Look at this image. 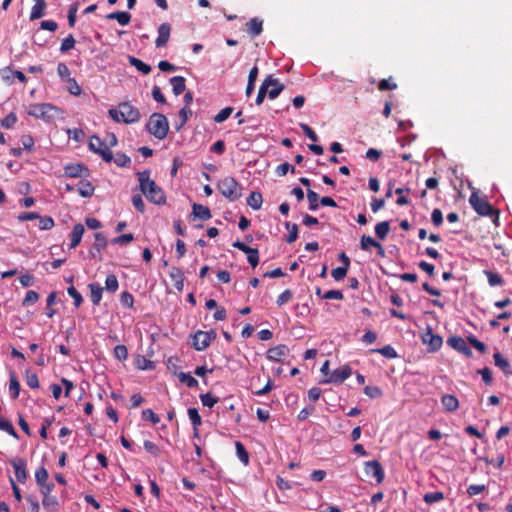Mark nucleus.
<instances>
[{
	"label": "nucleus",
	"mask_w": 512,
	"mask_h": 512,
	"mask_svg": "<svg viewBox=\"0 0 512 512\" xmlns=\"http://www.w3.org/2000/svg\"><path fill=\"white\" fill-rule=\"evenodd\" d=\"M140 191L147 200L155 205H164L166 196L163 189L150 178V171L144 170L137 173Z\"/></svg>",
	"instance_id": "f257e3e1"
},
{
	"label": "nucleus",
	"mask_w": 512,
	"mask_h": 512,
	"mask_svg": "<svg viewBox=\"0 0 512 512\" xmlns=\"http://www.w3.org/2000/svg\"><path fill=\"white\" fill-rule=\"evenodd\" d=\"M108 113L113 121L117 123L133 124L137 123L141 118L139 109L129 102L120 103L117 108L109 109Z\"/></svg>",
	"instance_id": "f03ea898"
},
{
	"label": "nucleus",
	"mask_w": 512,
	"mask_h": 512,
	"mask_svg": "<svg viewBox=\"0 0 512 512\" xmlns=\"http://www.w3.org/2000/svg\"><path fill=\"white\" fill-rule=\"evenodd\" d=\"M469 203L478 215L490 217L494 222L498 220V210L488 202L486 197H480L478 192L471 193Z\"/></svg>",
	"instance_id": "7ed1b4c3"
},
{
	"label": "nucleus",
	"mask_w": 512,
	"mask_h": 512,
	"mask_svg": "<svg viewBox=\"0 0 512 512\" xmlns=\"http://www.w3.org/2000/svg\"><path fill=\"white\" fill-rule=\"evenodd\" d=\"M146 129L155 138L163 140L169 132V123L163 114L153 113L146 124Z\"/></svg>",
	"instance_id": "20e7f679"
},
{
	"label": "nucleus",
	"mask_w": 512,
	"mask_h": 512,
	"mask_svg": "<svg viewBox=\"0 0 512 512\" xmlns=\"http://www.w3.org/2000/svg\"><path fill=\"white\" fill-rule=\"evenodd\" d=\"M217 188L231 202L237 201L242 196L241 185L231 176H226L219 180Z\"/></svg>",
	"instance_id": "39448f33"
},
{
	"label": "nucleus",
	"mask_w": 512,
	"mask_h": 512,
	"mask_svg": "<svg viewBox=\"0 0 512 512\" xmlns=\"http://www.w3.org/2000/svg\"><path fill=\"white\" fill-rule=\"evenodd\" d=\"M88 147L91 151H93L95 154H98L101 156V158L105 162H111L113 159V153L109 149L108 145L105 144L104 140H101L100 137L93 135L90 137Z\"/></svg>",
	"instance_id": "423d86ee"
},
{
	"label": "nucleus",
	"mask_w": 512,
	"mask_h": 512,
	"mask_svg": "<svg viewBox=\"0 0 512 512\" xmlns=\"http://www.w3.org/2000/svg\"><path fill=\"white\" fill-rule=\"evenodd\" d=\"M217 334L214 330L197 331L193 336L192 346L197 351H203L209 347L210 343L216 338Z\"/></svg>",
	"instance_id": "0eeeda50"
},
{
	"label": "nucleus",
	"mask_w": 512,
	"mask_h": 512,
	"mask_svg": "<svg viewBox=\"0 0 512 512\" xmlns=\"http://www.w3.org/2000/svg\"><path fill=\"white\" fill-rule=\"evenodd\" d=\"M56 109L54 105L49 103H35L29 106L27 113L37 119L47 120L52 117L50 112Z\"/></svg>",
	"instance_id": "6e6552de"
},
{
	"label": "nucleus",
	"mask_w": 512,
	"mask_h": 512,
	"mask_svg": "<svg viewBox=\"0 0 512 512\" xmlns=\"http://www.w3.org/2000/svg\"><path fill=\"white\" fill-rule=\"evenodd\" d=\"M352 374V369L349 365H345L339 369H335L329 375V377L324 378L321 383H334V384H342L346 379H348Z\"/></svg>",
	"instance_id": "1a4fd4ad"
},
{
	"label": "nucleus",
	"mask_w": 512,
	"mask_h": 512,
	"mask_svg": "<svg viewBox=\"0 0 512 512\" xmlns=\"http://www.w3.org/2000/svg\"><path fill=\"white\" fill-rule=\"evenodd\" d=\"M364 471L367 476L374 478L378 484L383 482L385 473L379 461L371 460L365 462Z\"/></svg>",
	"instance_id": "9d476101"
},
{
	"label": "nucleus",
	"mask_w": 512,
	"mask_h": 512,
	"mask_svg": "<svg viewBox=\"0 0 512 512\" xmlns=\"http://www.w3.org/2000/svg\"><path fill=\"white\" fill-rule=\"evenodd\" d=\"M95 241L93 243L92 248L89 250V255L91 258L96 259L98 261H102L101 251L107 246V239L103 233L97 232L94 234Z\"/></svg>",
	"instance_id": "9b49d317"
},
{
	"label": "nucleus",
	"mask_w": 512,
	"mask_h": 512,
	"mask_svg": "<svg viewBox=\"0 0 512 512\" xmlns=\"http://www.w3.org/2000/svg\"><path fill=\"white\" fill-rule=\"evenodd\" d=\"M447 344L456 350L457 352L465 355L466 357H472V350L468 347L467 342L460 336H451L447 339Z\"/></svg>",
	"instance_id": "f8f14e48"
},
{
	"label": "nucleus",
	"mask_w": 512,
	"mask_h": 512,
	"mask_svg": "<svg viewBox=\"0 0 512 512\" xmlns=\"http://www.w3.org/2000/svg\"><path fill=\"white\" fill-rule=\"evenodd\" d=\"M10 463L14 469L15 477L20 483H25L28 477L26 460L20 457L13 458Z\"/></svg>",
	"instance_id": "ddd939ff"
},
{
	"label": "nucleus",
	"mask_w": 512,
	"mask_h": 512,
	"mask_svg": "<svg viewBox=\"0 0 512 512\" xmlns=\"http://www.w3.org/2000/svg\"><path fill=\"white\" fill-rule=\"evenodd\" d=\"M171 25L167 22L162 23L158 27V36L155 40L157 48L165 47L170 39Z\"/></svg>",
	"instance_id": "4468645a"
},
{
	"label": "nucleus",
	"mask_w": 512,
	"mask_h": 512,
	"mask_svg": "<svg viewBox=\"0 0 512 512\" xmlns=\"http://www.w3.org/2000/svg\"><path fill=\"white\" fill-rule=\"evenodd\" d=\"M170 279L173 281L174 287L178 292H182L184 289L185 275L183 271L176 266H173L169 272Z\"/></svg>",
	"instance_id": "2eb2a0df"
},
{
	"label": "nucleus",
	"mask_w": 512,
	"mask_h": 512,
	"mask_svg": "<svg viewBox=\"0 0 512 512\" xmlns=\"http://www.w3.org/2000/svg\"><path fill=\"white\" fill-rule=\"evenodd\" d=\"M289 353V348L284 345H278L275 347L270 348L267 351V358L271 361H281L284 357H286Z\"/></svg>",
	"instance_id": "dca6fc26"
},
{
	"label": "nucleus",
	"mask_w": 512,
	"mask_h": 512,
	"mask_svg": "<svg viewBox=\"0 0 512 512\" xmlns=\"http://www.w3.org/2000/svg\"><path fill=\"white\" fill-rule=\"evenodd\" d=\"M265 80L271 81V83H269V88L271 87V89H268L267 91L269 98L272 100L277 98L284 90V85L281 84L277 79L273 78L272 75L267 76Z\"/></svg>",
	"instance_id": "f3484780"
},
{
	"label": "nucleus",
	"mask_w": 512,
	"mask_h": 512,
	"mask_svg": "<svg viewBox=\"0 0 512 512\" xmlns=\"http://www.w3.org/2000/svg\"><path fill=\"white\" fill-rule=\"evenodd\" d=\"M46 1H34V5L31 8L30 17L31 21L42 18L46 14Z\"/></svg>",
	"instance_id": "a211bd4d"
},
{
	"label": "nucleus",
	"mask_w": 512,
	"mask_h": 512,
	"mask_svg": "<svg viewBox=\"0 0 512 512\" xmlns=\"http://www.w3.org/2000/svg\"><path fill=\"white\" fill-rule=\"evenodd\" d=\"M88 169L81 164H68L64 168L65 176L71 178H78L83 175V172H87Z\"/></svg>",
	"instance_id": "6ab92c4d"
},
{
	"label": "nucleus",
	"mask_w": 512,
	"mask_h": 512,
	"mask_svg": "<svg viewBox=\"0 0 512 512\" xmlns=\"http://www.w3.org/2000/svg\"><path fill=\"white\" fill-rule=\"evenodd\" d=\"M441 403L446 411L454 412L459 408V401L452 394H444L441 397Z\"/></svg>",
	"instance_id": "aec40b11"
},
{
	"label": "nucleus",
	"mask_w": 512,
	"mask_h": 512,
	"mask_svg": "<svg viewBox=\"0 0 512 512\" xmlns=\"http://www.w3.org/2000/svg\"><path fill=\"white\" fill-rule=\"evenodd\" d=\"M493 358L495 366L500 368L505 375L512 374L509 361L500 352L494 353Z\"/></svg>",
	"instance_id": "412c9836"
},
{
	"label": "nucleus",
	"mask_w": 512,
	"mask_h": 512,
	"mask_svg": "<svg viewBox=\"0 0 512 512\" xmlns=\"http://www.w3.org/2000/svg\"><path fill=\"white\" fill-rule=\"evenodd\" d=\"M192 215L203 221L209 220L212 217L208 207L197 203H194L192 206Z\"/></svg>",
	"instance_id": "4be33fe9"
},
{
	"label": "nucleus",
	"mask_w": 512,
	"mask_h": 512,
	"mask_svg": "<svg viewBox=\"0 0 512 512\" xmlns=\"http://www.w3.org/2000/svg\"><path fill=\"white\" fill-rule=\"evenodd\" d=\"M423 341L428 343L430 351L432 352L439 350L443 343L442 337L432 332L427 333L423 337Z\"/></svg>",
	"instance_id": "5701e85b"
},
{
	"label": "nucleus",
	"mask_w": 512,
	"mask_h": 512,
	"mask_svg": "<svg viewBox=\"0 0 512 512\" xmlns=\"http://www.w3.org/2000/svg\"><path fill=\"white\" fill-rule=\"evenodd\" d=\"M84 232H85V228L80 223L76 224L73 227L72 232L70 234V238H71L70 248L71 249L76 248L80 244Z\"/></svg>",
	"instance_id": "b1692460"
},
{
	"label": "nucleus",
	"mask_w": 512,
	"mask_h": 512,
	"mask_svg": "<svg viewBox=\"0 0 512 512\" xmlns=\"http://www.w3.org/2000/svg\"><path fill=\"white\" fill-rule=\"evenodd\" d=\"M106 19L116 20L120 25H128L131 20V14L126 11H116L106 15Z\"/></svg>",
	"instance_id": "393cba45"
},
{
	"label": "nucleus",
	"mask_w": 512,
	"mask_h": 512,
	"mask_svg": "<svg viewBox=\"0 0 512 512\" xmlns=\"http://www.w3.org/2000/svg\"><path fill=\"white\" fill-rule=\"evenodd\" d=\"M173 93L178 96L186 89V80L183 76H174L170 79Z\"/></svg>",
	"instance_id": "a878e982"
},
{
	"label": "nucleus",
	"mask_w": 512,
	"mask_h": 512,
	"mask_svg": "<svg viewBox=\"0 0 512 512\" xmlns=\"http://www.w3.org/2000/svg\"><path fill=\"white\" fill-rule=\"evenodd\" d=\"M263 21L258 18H252L247 23V32L252 36H258L262 33L263 30Z\"/></svg>",
	"instance_id": "bb28decb"
},
{
	"label": "nucleus",
	"mask_w": 512,
	"mask_h": 512,
	"mask_svg": "<svg viewBox=\"0 0 512 512\" xmlns=\"http://www.w3.org/2000/svg\"><path fill=\"white\" fill-rule=\"evenodd\" d=\"M90 289V299L94 305H98L102 299L103 288L99 283H90L88 285Z\"/></svg>",
	"instance_id": "cd10ccee"
},
{
	"label": "nucleus",
	"mask_w": 512,
	"mask_h": 512,
	"mask_svg": "<svg viewBox=\"0 0 512 512\" xmlns=\"http://www.w3.org/2000/svg\"><path fill=\"white\" fill-rule=\"evenodd\" d=\"M77 186L78 193L84 198L91 197L95 190L92 183L88 180H80Z\"/></svg>",
	"instance_id": "c85d7f7f"
},
{
	"label": "nucleus",
	"mask_w": 512,
	"mask_h": 512,
	"mask_svg": "<svg viewBox=\"0 0 512 512\" xmlns=\"http://www.w3.org/2000/svg\"><path fill=\"white\" fill-rule=\"evenodd\" d=\"M262 202H263L262 194L257 191L251 192V194L247 198V204L253 210H259L262 206Z\"/></svg>",
	"instance_id": "c756f323"
},
{
	"label": "nucleus",
	"mask_w": 512,
	"mask_h": 512,
	"mask_svg": "<svg viewBox=\"0 0 512 512\" xmlns=\"http://www.w3.org/2000/svg\"><path fill=\"white\" fill-rule=\"evenodd\" d=\"M188 416L194 428V435L198 436V427L202 424V419L198 410L196 408H189Z\"/></svg>",
	"instance_id": "7c9ffc66"
},
{
	"label": "nucleus",
	"mask_w": 512,
	"mask_h": 512,
	"mask_svg": "<svg viewBox=\"0 0 512 512\" xmlns=\"http://www.w3.org/2000/svg\"><path fill=\"white\" fill-rule=\"evenodd\" d=\"M484 274L486 275L490 286L494 287V286H501L504 284V280L499 273L491 271V270H484Z\"/></svg>",
	"instance_id": "2f4dec72"
},
{
	"label": "nucleus",
	"mask_w": 512,
	"mask_h": 512,
	"mask_svg": "<svg viewBox=\"0 0 512 512\" xmlns=\"http://www.w3.org/2000/svg\"><path fill=\"white\" fill-rule=\"evenodd\" d=\"M390 232V224L388 221H382L376 224L375 234L377 238L384 240Z\"/></svg>",
	"instance_id": "473e14b6"
},
{
	"label": "nucleus",
	"mask_w": 512,
	"mask_h": 512,
	"mask_svg": "<svg viewBox=\"0 0 512 512\" xmlns=\"http://www.w3.org/2000/svg\"><path fill=\"white\" fill-rule=\"evenodd\" d=\"M129 63L135 67L138 71L142 72L143 74H149L151 72V67L150 65L144 63L142 60L136 58V57H133V56H130L129 57Z\"/></svg>",
	"instance_id": "72a5a7b5"
},
{
	"label": "nucleus",
	"mask_w": 512,
	"mask_h": 512,
	"mask_svg": "<svg viewBox=\"0 0 512 512\" xmlns=\"http://www.w3.org/2000/svg\"><path fill=\"white\" fill-rule=\"evenodd\" d=\"M370 352L371 353H379L382 356L389 358V359H394V358L398 357L396 350L391 345H386L382 348L371 349Z\"/></svg>",
	"instance_id": "f704fd0d"
},
{
	"label": "nucleus",
	"mask_w": 512,
	"mask_h": 512,
	"mask_svg": "<svg viewBox=\"0 0 512 512\" xmlns=\"http://www.w3.org/2000/svg\"><path fill=\"white\" fill-rule=\"evenodd\" d=\"M0 430L8 433L10 436H12L15 439L19 438L18 433L16 432L12 423L9 420L3 418L1 415H0Z\"/></svg>",
	"instance_id": "c9c22d12"
},
{
	"label": "nucleus",
	"mask_w": 512,
	"mask_h": 512,
	"mask_svg": "<svg viewBox=\"0 0 512 512\" xmlns=\"http://www.w3.org/2000/svg\"><path fill=\"white\" fill-rule=\"evenodd\" d=\"M192 115V111L189 107L184 106L179 111L180 122L176 124V130L179 131L188 121V118Z\"/></svg>",
	"instance_id": "e433bc0d"
},
{
	"label": "nucleus",
	"mask_w": 512,
	"mask_h": 512,
	"mask_svg": "<svg viewBox=\"0 0 512 512\" xmlns=\"http://www.w3.org/2000/svg\"><path fill=\"white\" fill-rule=\"evenodd\" d=\"M20 393V383L15 375H11L9 383V394L12 399H17Z\"/></svg>",
	"instance_id": "4c0bfd02"
},
{
	"label": "nucleus",
	"mask_w": 512,
	"mask_h": 512,
	"mask_svg": "<svg viewBox=\"0 0 512 512\" xmlns=\"http://www.w3.org/2000/svg\"><path fill=\"white\" fill-rule=\"evenodd\" d=\"M179 381L186 384L189 388L198 386V381L190 373L181 372L178 375Z\"/></svg>",
	"instance_id": "58836bf2"
},
{
	"label": "nucleus",
	"mask_w": 512,
	"mask_h": 512,
	"mask_svg": "<svg viewBox=\"0 0 512 512\" xmlns=\"http://www.w3.org/2000/svg\"><path fill=\"white\" fill-rule=\"evenodd\" d=\"M42 504L44 508L50 510V511H57L59 507L58 500L55 496H44L42 500Z\"/></svg>",
	"instance_id": "ea45409f"
},
{
	"label": "nucleus",
	"mask_w": 512,
	"mask_h": 512,
	"mask_svg": "<svg viewBox=\"0 0 512 512\" xmlns=\"http://www.w3.org/2000/svg\"><path fill=\"white\" fill-rule=\"evenodd\" d=\"M286 229L289 231V234L286 238V241L288 243H293L297 240L298 237V226L295 223L286 222L285 223Z\"/></svg>",
	"instance_id": "a19ab883"
},
{
	"label": "nucleus",
	"mask_w": 512,
	"mask_h": 512,
	"mask_svg": "<svg viewBox=\"0 0 512 512\" xmlns=\"http://www.w3.org/2000/svg\"><path fill=\"white\" fill-rule=\"evenodd\" d=\"M269 83H271L270 80H265L262 82L260 88H259V91H258V94H257V97H256V104L257 105H261L263 102H264V99L266 97V95L268 94V89H269Z\"/></svg>",
	"instance_id": "79ce46f5"
},
{
	"label": "nucleus",
	"mask_w": 512,
	"mask_h": 512,
	"mask_svg": "<svg viewBox=\"0 0 512 512\" xmlns=\"http://www.w3.org/2000/svg\"><path fill=\"white\" fill-rule=\"evenodd\" d=\"M119 287V282L117 277L114 274H110L105 279V288L109 292H116Z\"/></svg>",
	"instance_id": "37998d69"
},
{
	"label": "nucleus",
	"mask_w": 512,
	"mask_h": 512,
	"mask_svg": "<svg viewBox=\"0 0 512 512\" xmlns=\"http://www.w3.org/2000/svg\"><path fill=\"white\" fill-rule=\"evenodd\" d=\"M427 504H433L444 499V494L441 491L428 492L423 497Z\"/></svg>",
	"instance_id": "c03bdc74"
},
{
	"label": "nucleus",
	"mask_w": 512,
	"mask_h": 512,
	"mask_svg": "<svg viewBox=\"0 0 512 512\" xmlns=\"http://www.w3.org/2000/svg\"><path fill=\"white\" fill-rule=\"evenodd\" d=\"M48 478H49L48 471L43 465L36 469L35 480H36L37 485L48 482Z\"/></svg>",
	"instance_id": "a18cd8bd"
},
{
	"label": "nucleus",
	"mask_w": 512,
	"mask_h": 512,
	"mask_svg": "<svg viewBox=\"0 0 512 512\" xmlns=\"http://www.w3.org/2000/svg\"><path fill=\"white\" fill-rule=\"evenodd\" d=\"M467 341L471 346H473L477 351H479L481 354L487 353V346L478 340L474 335H470L467 337Z\"/></svg>",
	"instance_id": "49530a36"
},
{
	"label": "nucleus",
	"mask_w": 512,
	"mask_h": 512,
	"mask_svg": "<svg viewBox=\"0 0 512 512\" xmlns=\"http://www.w3.org/2000/svg\"><path fill=\"white\" fill-rule=\"evenodd\" d=\"M25 381H26V384L30 388H32V389L39 388V379H38V376H37L36 373L31 372L29 370H26V372H25Z\"/></svg>",
	"instance_id": "de8ad7c7"
},
{
	"label": "nucleus",
	"mask_w": 512,
	"mask_h": 512,
	"mask_svg": "<svg viewBox=\"0 0 512 512\" xmlns=\"http://www.w3.org/2000/svg\"><path fill=\"white\" fill-rule=\"evenodd\" d=\"M235 447H236V453H237L239 460L242 463H244L245 465L248 464L249 455H248V452L246 451L244 445L241 442L237 441L235 443Z\"/></svg>",
	"instance_id": "09e8293b"
},
{
	"label": "nucleus",
	"mask_w": 512,
	"mask_h": 512,
	"mask_svg": "<svg viewBox=\"0 0 512 512\" xmlns=\"http://www.w3.org/2000/svg\"><path fill=\"white\" fill-rule=\"evenodd\" d=\"M378 241L371 236L363 235L360 239V248L364 251L370 250L371 247H376Z\"/></svg>",
	"instance_id": "8fccbe9b"
},
{
	"label": "nucleus",
	"mask_w": 512,
	"mask_h": 512,
	"mask_svg": "<svg viewBox=\"0 0 512 512\" xmlns=\"http://www.w3.org/2000/svg\"><path fill=\"white\" fill-rule=\"evenodd\" d=\"M67 293L69 294L70 297L73 298L74 306L76 308L80 307V305L83 302V297H82L81 293L73 285H71L67 288Z\"/></svg>",
	"instance_id": "3c124183"
},
{
	"label": "nucleus",
	"mask_w": 512,
	"mask_h": 512,
	"mask_svg": "<svg viewBox=\"0 0 512 512\" xmlns=\"http://www.w3.org/2000/svg\"><path fill=\"white\" fill-rule=\"evenodd\" d=\"M200 399H201L203 406L209 407V408H212L219 401V398L213 396L210 392L201 394Z\"/></svg>",
	"instance_id": "603ef678"
},
{
	"label": "nucleus",
	"mask_w": 512,
	"mask_h": 512,
	"mask_svg": "<svg viewBox=\"0 0 512 512\" xmlns=\"http://www.w3.org/2000/svg\"><path fill=\"white\" fill-rule=\"evenodd\" d=\"M307 199L309 202V209L312 211L317 210L319 207V204H318L319 195L315 191L308 189Z\"/></svg>",
	"instance_id": "864d4df0"
},
{
	"label": "nucleus",
	"mask_w": 512,
	"mask_h": 512,
	"mask_svg": "<svg viewBox=\"0 0 512 512\" xmlns=\"http://www.w3.org/2000/svg\"><path fill=\"white\" fill-rule=\"evenodd\" d=\"M76 40L72 34H69L66 38L62 40L60 51L65 53L75 47Z\"/></svg>",
	"instance_id": "5fc2aeb1"
},
{
	"label": "nucleus",
	"mask_w": 512,
	"mask_h": 512,
	"mask_svg": "<svg viewBox=\"0 0 512 512\" xmlns=\"http://www.w3.org/2000/svg\"><path fill=\"white\" fill-rule=\"evenodd\" d=\"M112 161H114L118 167H127L131 163L130 157L124 153H117Z\"/></svg>",
	"instance_id": "6e6d98bb"
},
{
	"label": "nucleus",
	"mask_w": 512,
	"mask_h": 512,
	"mask_svg": "<svg viewBox=\"0 0 512 512\" xmlns=\"http://www.w3.org/2000/svg\"><path fill=\"white\" fill-rule=\"evenodd\" d=\"M292 299H293V292L290 289H286L278 296L276 303L278 306L281 307L284 304L290 302Z\"/></svg>",
	"instance_id": "4d7b16f0"
},
{
	"label": "nucleus",
	"mask_w": 512,
	"mask_h": 512,
	"mask_svg": "<svg viewBox=\"0 0 512 512\" xmlns=\"http://www.w3.org/2000/svg\"><path fill=\"white\" fill-rule=\"evenodd\" d=\"M38 299H39V294L34 290H29L26 293L25 298L23 299L22 305L29 306V305L35 304L38 301Z\"/></svg>",
	"instance_id": "13d9d810"
},
{
	"label": "nucleus",
	"mask_w": 512,
	"mask_h": 512,
	"mask_svg": "<svg viewBox=\"0 0 512 512\" xmlns=\"http://www.w3.org/2000/svg\"><path fill=\"white\" fill-rule=\"evenodd\" d=\"M364 393L372 399L380 398L383 395L382 390L378 386H366Z\"/></svg>",
	"instance_id": "bf43d9fd"
},
{
	"label": "nucleus",
	"mask_w": 512,
	"mask_h": 512,
	"mask_svg": "<svg viewBox=\"0 0 512 512\" xmlns=\"http://www.w3.org/2000/svg\"><path fill=\"white\" fill-rule=\"evenodd\" d=\"M67 83H68V91L72 94V95H75V96H79L81 93H82V88L80 87V85L77 83L76 79L75 78H69L67 80Z\"/></svg>",
	"instance_id": "052dcab7"
},
{
	"label": "nucleus",
	"mask_w": 512,
	"mask_h": 512,
	"mask_svg": "<svg viewBox=\"0 0 512 512\" xmlns=\"http://www.w3.org/2000/svg\"><path fill=\"white\" fill-rule=\"evenodd\" d=\"M233 112V108L232 107H225L223 108L219 113H217L214 117V121L216 123H222L224 122L226 119L229 118V116L231 115V113Z\"/></svg>",
	"instance_id": "680f3d73"
},
{
	"label": "nucleus",
	"mask_w": 512,
	"mask_h": 512,
	"mask_svg": "<svg viewBox=\"0 0 512 512\" xmlns=\"http://www.w3.org/2000/svg\"><path fill=\"white\" fill-rule=\"evenodd\" d=\"M39 219V228L41 230H50L54 227L55 223L52 217L50 216H44L38 218Z\"/></svg>",
	"instance_id": "e2e57ef3"
},
{
	"label": "nucleus",
	"mask_w": 512,
	"mask_h": 512,
	"mask_svg": "<svg viewBox=\"0 0 512 512\" xmlns=\"http://www.w3.org/2000/svg\"><path fill=\"white\" fill-rule=\"evenodd\" d=\"M142 418L144 420L150 421L154 425L158 424L159 421H160L159 416L156 413H154V411L151 410V409L143 410L142 411Z\"/></svg>",
	"instance_id": "0e129e2a"
},
{
	"label": "nucleus",
	"mask_w": 512,
	"mask_h": 512,
	"mask_svg": "<svg viewBox=\"0 0 512 512\" xmlns=\"http://www.w3.org/2000/svg\"><path fill=\"white\" fill-rule=\"evenodd\" d=\"M299 126L307 138H309L313 142L318 141L317 134L314 132V130L309 125H307L305 123H300Z\"/></svg>",
	"instance_id": "69168bd1"
},
{
	"label": "nucleus",
	"mask_w": 512,
	"mask_h": 512,
	"mask_svg": "<svg viewBox=\"0 0 512 512\" xmlns=\"http://www.w3.org/2000/svg\"><path fill=\"white\" fill-rule=\"evenodd\" d=\"M120 302L124 307L133 308L134 306V297L128 291H125L121 294Z\"/></svg>",
	"instance_id": "338daca9"
},
{
	"label": "nucleus",
	"mask_w": 512,
	"mask_h": 512,
	"mask_svg": "<svg viewBox=\"0 0 512 512\" xmlns=\"http://www.w3.org/2000/svg\"><path fill=\"white\" fill-rule=\"evenodd\" d=\"M114 356L118 360H120V361L126 360L127 357H128L127 347L125 345H117V346H115V348H114Z\"/></svg>",
	"instance_id": "774afa93"
}]
</instances>
